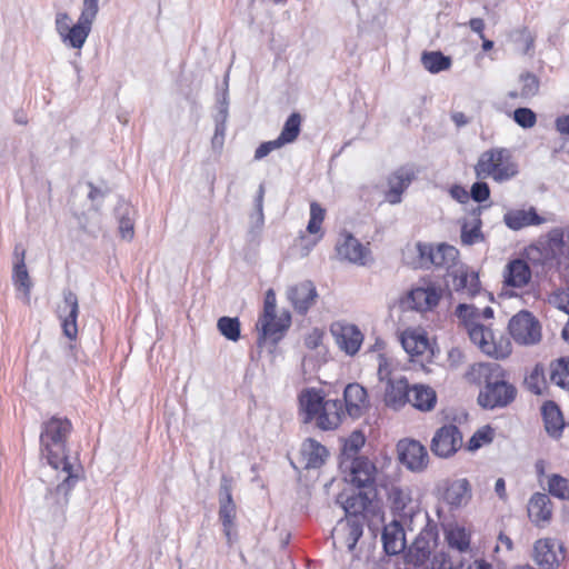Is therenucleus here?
<instances>
[{
	"mask_svg": "<svg viewBox=\"0 0 569 569\" xmlns=\"http://www.w3.org/2000/svg\"><path fill=\"white\" fill-rule=\"evenodd\" d=\"M481 219L479 213L473 211L470 216L466 217L461 224V242L466 246H472L485 240L481 231Z\"/></svg>",
	"mask_w": 569,
	"mask_h": 569,
	"instance_id": "obj_34",
	"label": "nucleus"
},
{
	"mask_svg": "<svg viewBox=\"0 0 569 569\" xmlns=\"http://www.w3.org/2000/svg\"><path fill=\"white\" fill-rule=\"evenodd\" d=\"M337 502L343 508L348 518H359V515L367 508L369 498L362 492H342L338 496Z\"/></svg>",
	"mask_w": 569,
	"mask_h": 569,
	"instance_id": "obj_35",
	"label": "nucleus"
},
{
	"mask_svg": "<svg viewBox=\"0 0 569 569\" xmlns=\"http://www.w3.org/2000/svg\"><path fill=\"white\" fill-rule=\"evenodd\" d=\"M516 388L499 379H491L480 391L478 403L485 409L506 407L516 398Z\"/></svg>",
	"mask_w": 569,
	"mask_h": 569,
	"instance_id": "obj_8",
	"label": "nucleus"
},
{
	"mask_svg": "<svg viewBox=\"0 0 569 569\" xmlns=\"http://www.w3.org/2000/svg\"><path fill=\"white\" fill-rule=\"evenodd\" d=\"M442 498L451 507L466 505L470 499V486L467 479H458L447 482Z\"/></svg>",
	"mask_w": 569,
	"mask_h": 569,
	"instance_id": "obj_30",
	"label": "nucleus"
},
{
	"mask_svg": "<svg viewBox=\"0 0 569 569\" xmlns=\"http://www.w3.org/2000/svg\"><path fill=\"white\" fill-rule=\"evenodd\" d=\"M382 542L388 555H398L406 549V535L398 521H392L383 528Z\"/></svg>",
	"mask_w": 569,
	"mask_h": 569,
	"instance_id": "obj_26",
	"label": "nucleus"
},
{
	"mask_svg": "<svg viewBox=\"0 0 569 569\" xmlns=\"http://www.w3.org/2000/svg\"><path fill=\"white\" fill-rule=\"evenodd\" d=\"M330 332L338 347L348 356H355L363 342L362 332L353 323L335 321L330 326Z\"/></svg>",
	"mask_w": 569,
	"mask_h": 569,
	"instance_id": "obj_10",
	"label": "nucleus"
},
{
	"mask_svg": "<svg viewBox=\"0 0 569 569\" xmlns=\"http://www.w3.org/2000/svg\"><path fill=\"white\" fill-rule=\"evenodd\" d=\"M455 316L466 329L480 323V310L473 305H458L455 310Z\"/></svg>",
	"mask_w": 569,
	"mask_h": 569,
	"instance_id": "obj_44",
	"label": "nucleus"
},
{
	"mask_svg": "<svg viewBox=\"0 0 569 569\" xmlns=\"http://www.w3.org/2000/svg\"><path fill=\"white\" fill-rule=\"evenodd\" d=\"M306 468H319L323 465L328 451L315 439H306L300 450Z\"/></svg>",
	"mask_w": 569,
	"mask_h": 569,
	"instance_id": "obj_33",
	"label": "nucleus"
},
{
	"mask_svg": "<svg viewBox=\"0 0 569 569\" xmlns=\"http://www.w3.org/2000/svg\"><path fill=\"white\" fill-rule=\"evenodd\" d=\"M343 416L345 411L339 400H326L313 420L321 430H333L339 427Z\"/></svg>",
	"mask_w": 569,
	"mask_h": 569,
	"instance_id": "obj_23",
	"label": "nucleus"
},
{
	"mask_svg": "<svg viewBox=\"0 0 569 569\" xmlns=\"http://www.w3.org/2000/svg\"><path fill=\"white\" fill-rule=\"evenodd\" d=\"M412 177V172L406 169L393 172L388 179L389 189L386 192V200L391 204L399 203L401 194L409 187Z\"/></svg>",
	"mask_w": 569,
	"mask_h": 569,
	"instance_id": "obj_28",
	"label": "nucleus"
},
{
	"mask_svg": "<svg viewBox=\"0 0 569 569\" xmlns=\"http://www.w3.org/2000/svg\"><path fill=\"white\" fill-rule=\"evenodd\" d=\"M518 172V163L511 151L506 148H491L483 151L475 164L477 178H491L499 183L515 178Z\"/></svg>",
	"mask_w": 569,
	"mask_h": 569,
	"instance_id": "obj_3",
	"label": "nucleus"
},
{
	"mask_svg": "<svg viewBox=\"0 0 569 569\" xmlns=\"http://www.w3.org/2000/svg\"><path fill=\"white\" fill-rule=\"evenodd\" d=\"M390 373H391L390 362H389L388 358L385 355L379 353L378 355V378H379V380L388 381V379H391Z\"/></svg>",
	"mask_w": 569,
	"mask_h": 569,
	"instance_id": "obj_59",
	"label": "nucleus"
},
{
	"mask_svg": "<svg viewBox=\"0 0 569 569\" xmlns=\"http://www.w3.org/2000/svg\"><path fill=\"white\" fill-rule=\"evenodd\" d=\"M528 516L537 525L549 522L552 516V503L546 493L536 492L528 503Z\"/></svg>",
	"mask_w": 569,
	"mask_h": 569,
	"instance_id": "obj_25",
	"label": "nucleus"
},
{
	"mask_svg": "<svg viewBox=\"0 0 569 569\" xmlns=\"http://www.w3.org/2000/svg\"><path fill=\"white\" fill-rule=\"evenodd\" d=\"M336 251L341 260L365 266L370 259V251L350 233H342L336 244Z\"/></svg>",
	"mask_w": 569,
	"mask_h": 569,
	"instance_id": "obj_15",
	"label": "nucleus"
},
{
	"mask_svg": "<svg viewBox=\"0 0 569 569\" xmlns=\"http://www.w3.org/2000/svg\"><path fill=\"white\" fill-rule=\"evenodd\" d=\"M263 197H264V188L261 184L258 190V194L256 198V209H257V218L258 222H263Z\"/></svg>",
	"mask_w": 569,
	"mask_h": 569,
	"instance_id": "obj_62",
	"label": "nucleus"
},
{
	"mask_svg": "<svg viewBox=\"0 0 569 569\" xmlns=\"http://www.w3.org/2000/svg\"><path fill=\"white\" fill-rule=\"evenodd\" d=\"M388 500L391 502L396 510H403L407 505L411 501V497L408 490L400 487L392 486L388 490Z\"/></svg>",
	"mask_w": 569,
	"mask_h": 569,
	"instance_id": "obj_50",
	"label": "nucleus"
},
{
	"mask_svg": "<svg viewBox=\"0 0 569 569\" xmlns=\"http://www.w3.org/2000/svg\"><path fill=\"white\" fill-rule=\"evenodd\" d=\"M556 129L561 134H569V116L559 117L556 120Z\"/></svg>",
	"mask_w": 569,
	"mask_h": 569,
	"instance_id": "obj_64",
	"label": "nucleus"
},
{
	"mask_svg": "<svg viewBox=\"0 0 569 569\" xmlns=\"http://www.w3.org/2000/svg\"><path fill=\"white\" fill-rule=\"evenodd\" d=\"M226 124L224 121L217 123L214 134L211 139V146L218 153L222 150L224 143Z\"/></svg>",
	"mask_w": 569,
	"mask_h": 569,
	"instance_id": "obj_56",
	"label": "nucleus"
},
{
	"mask_svg": "<svg viewBox=\"0 0 569 569\" xmlns=\"http://www.w3.org/2000/svg\"><path fill=\"white\" fill-rule=\"evenodd\" d=\"M542 416L547 432L552 437H558L565 426L562 415L558 406L553 402H547L542 407Z\"/></svg>",
	"mask_w": 569,
	"mask_h": 569,
	"instance_id": "obj_37",
	"label": "nucleus"
},
{
	"mask_svg": "<svg viewBox=\"0 0 569 569\" xmlns=\"http://www.w3.org/2000/svg\"><path fill=\"white\" fill-rule=\"evenodd\" d=\"M546 220L540 217L535 208L509 210L503 216V222L511 230H520L529 226H539Z\"/></svg>",
	"mask_w": 569,
	"mask_h": 569,
	"instance_id": "obj_24",
	"label": "nucleus"
},
{
	"mask_svg": "<svg viewBox=\"0 0 569 569\" xmlns=\"http://www.w3.org/2000/svg\"><path fill=\"white\" fill-rule=\"evenodd\" d=\"M401 345L411 357L423 356L430 350L429 340L423 331L407 329L401 333Z\"/></svg>",
	"mask_w": 569,
	"mask_h": 569,
	"instance_id": "obj_27",
	"label": "nucleus"
},
{
	"mask_svg": "<svg viewBox=\"0 0 569 569\" xmlns=\"http://www.w3.org/2000/svg\"><path fill=\"white\" fill-rule=\"evenodd\" d=\"M442 297V290L433 283L413 288L406 299L409 308L417 311H429L438 306Z\"/></svg>",
	"mask_w": 569,
	"mask_h": 569,
	"instance_id": "obj_16",
	"label": "nucleus"
},
{
	"mask_svg": "<svg viewBox=\"0 0 569 569\" xmlns=\"http://www.w3.org/2000/svg\"><path fill=\"white\" fill-rule=\"evenodd\" d=\"M469 26L471 30L480 36L481 39L485 38L483 36V29H485V22L480 18H472L469 21Z\"/></svg>",
	"mask_w": 569,
	"mask_h": 569,
	"instance_id": "obj_63",
	"label": "nucleus"
},
{
	"mask_svg": "<svg viewBox=\"0 0 569 569\" xmlns=\"http://www.w3.org/2000/svg\"><path fill=\"white\" fill-rule=\"evenodd\" d=\"M287 297L298 313L306 315L315 306L318 292L312 281L303 280L289 287Z\"/></svg>",
	"mask_w": 569,
	"mask_h": 569,
	"instance_id": "obj_17",
	"label": "nucleus"
},
{
	"mask_svg": "<svg viewBox=\"0 0 569 569\" xmlns=\"http://www.w3.org/2000/svg\"><path fill=\"white\" fill-rule=\"evenodd\" d=\"M548 302L558 310L569 315V289L556 290L549 296Z\"/></svg>",
	"mask_w": 569,
	"mask_h": 569,
	"instance_id": "obj_53",
	"label": "nucleus"
},
{
	"mask_svg": "<svg viewBox=\"0 0 569 569\" xmlns=\"http://www.w3.org/2000/svg\"><path fill=\"white\" fill-rule=\"evenodd\" d=\"M412 250L418 257V260L413 262L415 268H430L435 266L447 269L449 273L460 264L458 261L459 251L453 246L441 243L433 247L429 243L418 242Z\"/></svg>",
	"mask_w": 569,
	"mask_h": 569,
	"instance_id": "obj_5",
	"label": "nucleus"
},
{
	"mask_svg": "<svg viewBox=\"0 0 569 569\" xmlns=\"http://www.w3.org/2000/svg\"><path fill=\"white\" fill-rule=\"evenodd\" d=\"M437 402L436 391L426 385H415L409 389L408 403L420 411H430Z\"/></svg>",
	"mask_w": 569,
	"mask_h": 569,
	"instance_id": "obj_29",
	"label": "nucleus"
},
{
	"mask_svg": "<svg viewBox=\"0 0 569 569\" xmlns=\"http://www.w3.org/2000/svg\"><path fill=\"white\" fill-rule=\"evenodd\" d=\"M365 445V436L361 432H352L351 436L346 440L343 451L346 455L351 456Z\"/></svg>",
	"mask_w": 569,
	"mask_h": 569,
	"instance_id": "obj_54",
	"label": "nucleus"
},
{
	"mask_svg": "<svg viewBox=\"0 0 569 569\" xmlns=\"http://www.w3.org/2000/svg\"><path fill=\"white\" fill-rule=\"evenodd\" d=\"M519 83L520 91H510L508 93L510 99L521 98L523 100H528L535 97L539 91V80L530 72L521 73L519 77Z\"/></svg>",
	"mask_w": 569,
	"mask_h": 569,
	"instance_id": "obj_38",
	"label": "nucleus"
},
{
	"mask_svg": "<svg viewBox=\"0 0 569 569\" xmlns=\"http://www.w3.org/2000/svg\"><path fill=\"white\" fill-rule=\"evenodd\" d=\"M550 380L569 390V359L561 358L550 365Z\"/></svg>",
	"mask_w": 569,
	"mask_h": 569,
	"instance_id": "obj_43",
	"label": "nucleus"
},
{
	"mask_svg": "<svg viewBox=\"0 0 569 569\" xmlns=\"http://www.w3.org/2000/svg\"><path fill=\"white\" fill-rule=\"evenodd\" d=\"M546 487L552 497L559 500H569V479L559 475L551 473L546 476Z\"/></svg>",
	"mask_w": 569,
	"mask_h": 569,
	"instance_id": "obj_39",
	"label": "nucleus"
},
{
	"mask_svg": "<svg viewBox=\"0 0 569 569\" xmlns=\"http://www.w3.org/2000/svg\"><path fill=\"white\" fill-rule=\"evenodd\" d=\"M217 328L230 341L236 342L240 339V321L238 318L221 317L218 319Z\"/></svg>",
	"mask_w": 569,
	"mask_h": 569,
	"instance_id": "obj_46",
	"label": "nucleus"
},
{
	"mask_svg": "<svg viewBox=\"0 0 569 569\" xmlns=\"http://www.w3.org/2000/svg\"><path fill=\"white\" fill-rule=\"evenodd\" d=\"M399 460L409 470L420 472L429 463V455L426 447L413 439H402L397 445Z\"/></svg>",
	"mask_w": 569,
	"mask_h": 569,
	"instance_id": "obj_12",
	"label": "nucleus"
},
{
	"mask_svg": "<svg viewBox=\"0 0 569 569\" xmlns=\"http://www.w3.org/2000/svg\"><path fill=\"white\" fill-rule=\"evenodd\" d=\"M322 339L323 331L318 328H315L305 338V345L309 349H317L322 343Z\"/></svg>",
	"mask_w": 569,
	"mask_h": 569,
	"instance_id": "obj_58",
	"label": "nucleus"
},
{
	"mask_svg": "<svg viewBox=\"0 0 569 569\" xmlns=\"http://www.w3.org/2000/svg\"><path fill=\"white\" fill-rule=\"evenodd\" d=\"M300 126H301V117L299 113H292L286 121L280 138L283 140L287 144L293 142L299 133H300Z\"/></svg>",
	"mask_w": 569,
	"mask_h": 569,
	"instance_id": "obj_48",
	"label": "nucleus"
},
{
	"mask_svg": "<svg viewBox=\"0 0 569 569\" xmlns=\"http://www.w3.org/2000/svg\"><path fill=\"white\" fill-rule=\"evenodd\" d=\"M439 531L436 523L427 521L412 543L406 549L403 561L413 569H419L438 551Z\"/></svg>",
	"mask_w": 569,
	"mask_h": 569,
	"instance_id": "obj_4",
	"label": "nucleus"
},
{
	"mask_svg": "<svg viewBox=\"0 0 569 569\" xmlns=\"http://www.w3.org/2000/svg\"><path fill=\"white\" fill-rule=\"evenodd\" d=\"M495 430L490 426H485L471 437L468 442L469 450H477L483 445L490 443L493 439Z\"/></svg>",
	"mask_w": 569,
	"mask_h": 569,
	"instance_id": "obj_51",
	"label": "nucleus"
},
{
	"mask_svg": "<svg viewBox=\"0 0 569 569\" xmlns=\"http://www.w3.org/2000/svg\"><path fill=\"white\" fill-rule=\"evenodd\" d=\"M99 12V0H83L81 13L71 26V17L66 11H58L54 16V29L61 42L80 54Z\"/></svg>",
	"mask_w": 569,
	"mask_h": 569,
	"instance_id": "obj_2",
	"label": "nucleus"
},
{
	"mask_svg": "<svg viewBox=\"0 0 569 569\" xmlns=\"http://www.w3.org/2000/svg\"><path fill=\"white\" fill-rule=\"evenodd\" d=\"M445 538L448 546L459 552H467L470 549V532L459 525H450L445 530Z\"/></svg>",
	"mask_w": 569,
	"mask_h": 569,
	"instance_id": "obj_36",
	"label": "nucleus"
},
{
	"mask_svg": "<svg viewBox=\"0 0 569 569\" xmlns=\"http://www.w3.org/2000/svg\"><path fill=\"white\" fill-rule=\"evenodd\" d=\"M419 569H453V562L450 555L440 549Z\"/></svg>",
	"mask_w": 569,
	"mask_h": 569,
	"instance_id": "obj_49",
	"label": "nucleus"
},
{
	"mask_svg": "<svg viewBox=\"0 0 569 569\" xmlns=\"http://www.w3.org/2000/svg\"><path fill=\"white\" fill-rule=\"evenodd\" d=\"M513 549V542L511 538L505 533H500L498 537V543L495 548V552H500L501 550L511 551Z\"/></svg>",
	"mask_w": 569,
	"mask_h": 569,
	"instance_id": "obj_61",
	"label": "nucleus"
},
{
	"mask_svg": "<svg viewBox=\"0 0 569 569\" xmlns=\"http://www.w3.org/2000/svg\"><path fill=\"white\" fill-rule=\"evenodd\" d=\"M513 120L521 128L530 129L536 126L537 116L529 108H518L513 111Z\"/></svg>",
	"mask_w": 569,
	"mask_h": 569,
	"instance_id": "obj_52",
	"label": "nucleus"
},
{
	"mask_svg": "<svg viewBox=\"0 0 569 569\" xmlns=\"http://www.w3.org/2000/svg\"><path fill=\"white\" fill-rule=\"evenodd\" d=\"M462 446V435L455 425H446L439 428L431 440V451L440 457L448 458L456 453Z\"/></svg>",
	"mask_w": 569,
	"mask_h": 569,
	"instance_id": "obj_11",
	"label": "nucleus"
},
{
	"mask_svg": "<svg viewBox=\"0 0 569 569\" xmlns=\"http://www.w3.org/2000/svg\"><path fill=\"white\" fill-rule=\"evenodd\" d=\"M333 547L352 551L362 536V523L359 518L340 520L332 530Z\"/></svg>",
	"mask_w": 569,
	"mask_h": 569,
	"instance_id": "obj_13",
	"label": "nucleus"
},
{
	"mask_svg": "<svg viewBox=\"0 0 569 569\" xmlns=\"http://www.w3.org/2000/svg\"><path fill=\"white\" fill-rule=\"evenodd\" d=\"M119 233L122 239L130 241L134 236V223L133 220L128 216V213L123 214L119 219Z\"/></svg>",
	"mask_w": 569,
	"mask_h": 569,
	"instance_id": "obj_55",
	"label": "nucleus"
},
{
	"mask_svg": "<svg viewBox=\"0 0 569 569\" xmlns=\"http://www.w3.org/2000/svg\"><path fill=\"white\" fill-rule=\"evenodd\" d=\"M421 62L425 69L431 73L447 70L451 64L450 58L438 51L425 52L421 57Z\"/></svg>",
	"mask_w": 569,
	"mask_h": 569,
	"instance_id": "obj_42",
	"label": "nucleus"
},
{
	"mask_svg": "<svg viewBox=\"0 0 569 569\" xmlns=\"http://www.w3.org/2000/svg\"><path fill=\"white\" fill-rule=\"evenodd\" d=\"M503 277L506 286L521 288L531 279V271L527 262L517 259L508 263Z\"/></svg>",
	"mask_w": 569,
	"mask_h": 569,
	"instance_id": "obj_31",
	"label": "nucleus"
},
{
	"mask_svg": "<svg viewBox=\"0 0 569 569\" xmlns=\"http://www.w3.org/2000/svg\"><path fill=\"white\" fill-rule=\"evenodd\" d=\"M71 431V423L66 418L52 417L43 423L40 435L41 457L56 470H61L63 478L57 491L69 493L79 477V467L68 460L66 442Z\"/></svg>",
	"mask_w": 569,
	"mask_h": 569,
	"instance_id": "obj_1",
	"label": "nucleus"
},
{
	"mask_svg": "<svg viewBox=\"0 0 569 569\" xmlns=\"http://www.w3.org/2000/svg\"><path fill=\"white\" fill-rule=\"evenodd\" d=\"M326 217V209L322 208L318 202L313 201L310 203V219L307 226V231L310 234H318L317 240L322 238L321 224Z\"/></svg>",
	"mask_w": 569,
	"mask_h": 569,
	"instance_id": "obj_47",
	"label": "nucleus"
},
{
	"mask_svg": "<svg viewBox=\"0 0 569 569\" xmlns=\"http://www.w3.org/2000/svg\"><path fill=\"white\" fill-rule=\"evenodd\" d=\"M59 318L62 320L63 333L70 340L77 338L78 327L77 318L79 315V303L76 293L68 290L63 293V303L58 308Z\"/></svg>",
	"mask_w": 569,
	"mask_h": 569,
	"instance_id": "obj_18",
	"label": "nucleus"
},
{
	"mask_svg": "<svg viewBox=\"0 0 569 569\" xmlns=\"http://www.w3.org/2000/svg\"><path fill=\"white\" fill-rule=\"evenodd\" d=\"M470 340L486 355L497 359L506 358L510 355L511 348L508 340L501 339L496 342L490 328L478 323L466 329Z\"/></svg>",
	"mask_w": 569,
	"mask_h": 569,
	"instance_id": "obj_7",
	"label": "nucleus"
},
{
	"mask_svg": "<svg viewBox=\"0 0 569 569\" xmlns=\"http://www.w3.org/2000/svg\"><path fill=\"white\" fill-rule=\"evenodd\" d=\"M490 196L489 186L486 182H476L471 187V197L477 202L486 201Z\"/></svg>",
	"mask_w": 569,
	"mask_h": 569,
	"instance_id": "obj_57",
	"label": "nucleus"
},
{
	"mask_svg": "<svg viewBox=\"0 0 569 569\" xmlns=\"http://www.w3.org/2000/svg\"><path fill=\"white\" fill-rule=\"evenodd\" d=\"M557 542L553 539H539L533 545L532 558L541 567H552L558 562Z\"/></svg>",
	"mask_w": 569,
	"mask_h": 569,
	"instance_id": "obj_32",
	"label": "nucleus"
},
{
	"mask_svg": "<svg viewBox=\"0 0 569 569\" xmlns=\"http://www.w3.org/2000/svg\"><path fill=\"white\" fill-rule=\"evenodd\" d=\"M287 327L288 325L282 319L277 318L276 312H272L269 318L266 317V313H262L257 322V330L263 339L281 332Z\"/></svg>",
	"mask_w": 569,
	"mask_h": 569,
	"instance_id": "obj_40",
	"label": "nucleus"
},
{
	"mask_svg": "<svg viewBox=\"0 0 569 569\" xmlns=\"http://www.w3.org/2000/svg\"><path fill=\"white\" fill-rule=\"evenodd\" d=\"M345 480L357 488H369L373 485L377 468L367 457H356L350 461Z\"/></svg>",
	"mask_w": 569,
	"mask_h": 569,
	"instance_id": "obj_14",
	"label": "nucleus"
},
{
	"mask_svg": "<svg viewBox=\"0 0 569 569\" xmlns=\"http://www.w3.org/2000/svg\"><path fill=\"white\" fill-rule=\"evenodd\" d=\"M12 279L18 290H22L24 296L29 298L32 282L24 263V251L21 252L20 259L13 266Z\"/></svg>",
	"mask_w": 569,
	"mask_h": 569,
	"instance_id": "obj_41",
	"label": "nucleus"
},
{
	"mask_svg": "<svg viewBox=\"0 0 569 569\" xmlns=\"http://www.w3.org/2000/svg\"><path fill=\"white\" fill-rule=\"evenodd\" d=\"M325 402V395L321 390L316 388L301 390L299 395V410L303 417V422L309 423L313 421Z\"/></svg>",
	"mask_w": 569,
	"mask_h": 569,
	"instance_id": "obj_21",
	"label": "nucleus"
},
{
	"mask_svg": "<svg viewBox=\"0 0 569 569\" xmlns=\"http://www.w3.org/2000/svg\"><path fill=\"white\" fill-rule=\"evenodd\" d=\"M409 383L403 377L388 379L385 390V403L392 409H400L409 399Z\"/></svg>",
	"mask_w": 569,
	"mask_h": 569,
	"instance_id": "obj_22",
	"label": "nucleus"
},
{
	"mask_svg": "<svg viewBox=\"0 0 569 569\" xmlns=\"http://www.w3.org/2000/svg\"><path fill=\"white\" fill-rule=\"evenodd\" d=\"M512 339L523 346L536 345L541 340V326L529 311L522 310L515 315L508 325Z\"/></svg>",
	"mask_w": 569,
	"mask_h": 569,
	"instance_id": "obj_6",
	"label": "nucleus"
},
{
	"mask_svg": "<svg viewBox=\"0 0 569 569\" xmlns=\"http://www.w3.org/2000/svg\"><path fill=\"white\" fill-rule=\"evenodd\" d=\"M346 412L351 418L361 417L370 407L367 390L359 383H349L343 391Z\"/></svg>",
	"mask_w": 569,
	"mask_h": 569,
	"instance_id": "obj_20",
	"label": "nucleus"
},
{
	"mask_svg": "<svg viewBox=\"0 0 569 569\" xmlns=\"http://www.w3.org/2000/svg\"><path fill=\"white\" fill-rule=\"evenodd\" d=\"M448 277L452 279V287L456 292H461L471 298L480 291L478 273L469 270L466 264L460 263L448 273Z\"/></svg>",
	"mask_w": 569,
	"mask_h": 569,
	"instance_id": "obj_19",
	"label": "nucleus"
},
{
	"mask_svg": "<svg viewBox=\"0 0 569 569\" xmlns=\"http://www.w3.org/2000/svg\"><path fill=\"white\" fill-rule=\"evenodd\" d=\"M272 312H276V293L272 289H269L264 298L263 313L269 318Z\"/></svg>",
	"mask_w": 569,
	"mask_h": 569,
	"instance_id": "obj_60",
	"label": "nucleus"
},
{
	"mask_svg": "<svg viewBox=\"0 0 569 569\" xmlns=\"http://www.w3.org/2000/svg\"><path fill=\"white\" fill-rule=\"evenodd\" d=\"M232 479L222 476L219 489V519L223 526V532L227 537L228 543L232 542V528L234 527V519L237 507L232 499Z\"/></svg>",
	"mask_w": 569,
	"mask_h": 569,
	"instance_id": "obj_9",
	"label": "nucleus"
},
{
	"mask_svg": "<svg viewBox=\"0 0 569 569\" xmlns=\"http://www.w3.org/2000/svg\"><path fill=\"white\" fill-rule=\"evenodd\" d=\"M466 379L476 385L485 383L492 379V367L489 363H475L466 372Z\"/></svg>",
	"mask_w": 569,
	"mask_h": 569,
	"instance_id": "obj_45",
	"label": "nucleus"
}]
</instances>
